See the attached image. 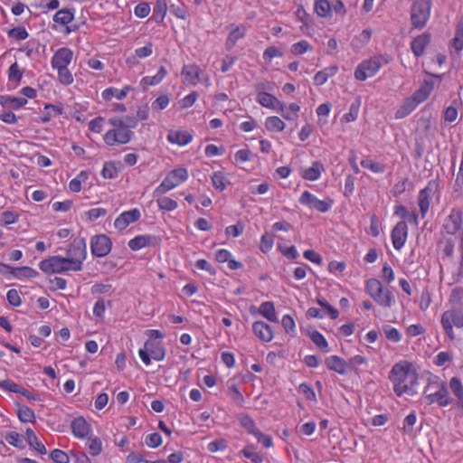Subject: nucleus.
Wrapping results in <instances>:
<instances>
[{"label":"nucleus","mask_w":463,"mask_h":463,"mask_svg":"<svg viewBox=\"0 0 463 463\" xmlns=\"http://www.w3.org/2000/svg\"><path fill=\"white\" fill-rule=\"evenodd\" d=\"M389 379L397 396L401 397L403 394L413 396L417 393L418 373L408 361L395 364L390 371Z\"/></svg>","instance_id":"obj_1"},{"label":"nucleus","mask_w":463,"mask_h":463,"mask_svg":"<svg viewBox=\"0 0 463 463\" xmlns=\"http://www.w3.org/2000/svg\"><path fill=\"white\" fill-rule=\"evenodd\" d=\"M423 395L428 404L437 403L440 407H446L451 402L446 383L437 375L428 377Z\"/></svg>","instance_id":"obj_2"},{"label":"nucleus","mask_w":463,"mask_h":463,"mask_svg":"<svg viewBox=\"0 0 463 463\" xmlns=\"http://www.w3.org/2000/svg\"><path fill=\"white\" fill-rule=\"evenodd\" d=\"M109 124L112 126L113 128L108 130L103 136V140L106 145L109 146L125 145L132 139L134 133L128 128V126H125V120L122 118H110Z\"/></svg>","instance_id":"obj_3"},{"label":"nucleus","mask_w":463,"mask_h":463,"mask_svg":"<svg viewBox=\"0 0 463 463\" xmlns=\"http://www.w3.org/2000/svg\"><path fill=\"white\" fill-rule=\"evenodd\" d=\"M390 57L385 54L374 55L369 59L361 61L354 70V79L359 81H364L368 78L373 77L380 69L388 64Z\"/></svg>","instance_id":"obj_4"},{"label":"nucleus","mask_w":463,"mask_h":463,"mask_svg":"<svg viewBox=\"0 0 463 463\" xmlns=\"http://www.w3.org/2000/svg\"><path fill=\"white\" fill-rule=\"evenodd\" d=\"M77 262L71 261L67 257L59 255L49 257L40 261L39 269L44 273H65L80 271Z\"/></svg>","instance_id":"obj_5"},{"label":"nucleus","mask_w":463,"mask_h":463,"mask_svg":"<svg viewBox=\"0 0 463 463\" xmlns=\"http://www.w3.org/2000/svg\"><path fill=\"white\" fill-rule=\"evenodd\" d=\"M365 290L383 307H391L395 302L392 292L384 288L377 279H369L365 283Z\"/></svg>","instance_id":"obj_6"},{"label":"nucleus","mask_w":463,"mask_h":463,"mask_svg":"<svg viewBox=\"0 0 463 463\" xmlns=\"http://www.w3.org/2000/svg\"><path fill=\"white\" fill-rule=\"evenodd\" d=\"M189 177L188 171L185 167H178L170 171L161 184L154 190V196H159L179 184L184 183Z\"/></svg>","instance_id":"obj_7"},{"label":"nucleus","mask_w":463,"mask_h":463,"mask_svg":"<svg viewBox=\"0 0 463 463\" xmlns=\"http://www.w3.org/2000/svg\"><path fill=\"white\" fill-rule=\"evenodd\" d=\"M441 326L450 340L456 338L453 327H463V309L458 307H452L446 310L441 316Z\"/></svg>","instance_id":"obj_8"},{"label":"nucleus","mask_w":463,"mask_h":463,"mask_svg":"<svg viewBox=\"0 0 463 463\" xmlns=\"http://www.w3.org/2000/svg\"><path fill=\"white\" fill-rule=\"evenodd\" d=\"M432 0H415L411 6V20L413 27L423 28L430 16Z\"/></svg>","instance_id":"obj_9"},{"label":"nucleus","mask_w":463,"mask_h":463,"mask_svg":"<svg viewBox=\"0 0 463 463\" xmlns=\"http://www.w3.org/2000/svg\"><path fill=\"white\" fill-rule=\"evenodd\" d=\"M138 355L146 365L151 364V360L163 361L165 357V348L161 342L146 340L144 347L138 350Z\"/></svg>","instance_id":"obj_10"},{"label":"nucleus","mask_w":463,"mask_h":463,"mask_svg":"<svg viewBox=\"0 0 463 463\" xmlns=\"http://www.w3.org/2000/svg\"><path fill=\"white\" fill-rule=\"evenodd\" d=\"M298 201L301 204L322 213H327L334 204V200L330 197L320 200L308 191H304Z\"/></svg>","instance_id":"obj_11"},{"label":"nucleus","mask_w":463,"mask_h":463,"mask_svg":"<svg viewBox=\"0 0 463 463\" xmlns=\"http://www.w3.org/2000/svg\"><path fill=\"white\" fill-rule=\"evenodd\" d=\"M67 258L71 261L77 262L79 270L83 268V262L87 258V246L84 239L77 238L72 241L67 250Z\"/></svg>","instance_id":"obj_12"},{"label":"nucleus","mask_w":463,"mask_h":463,"mask_svg":"<svg viewBox=\"0 0 463 463\" xmlns=\"http://www.w3.org/2000/svg\"><path fill=\"white\" fill-rule=\"evenodd\" d=\"M112 248V242L105 234L95 235L90 239V250L92 255L98 258L107 256Z\"/></svg>","instance_id":"obj_13"},{"label":"nucleus","mask_w":463,"mask_h":463,"mask_svg":"<svg viewBox=\"0 0 463 463\" xmlns=\"http://www.w3.org/2000/svg\"><path fill=\"white\" fill-rule=\"evenodd\" d=\"M438 184L435 181H430L427 185L420 190L417 197L421 218H425L429 211L430 199L436 192Z\"/></svg>","instance_id":"obj_14"},{"label":"nucleus","mask_w":463,"mask_h":463,"mask_svg":"<svg viewBox=\"0 0 463 463\" xmlns=\"http://www.w3.org/2000/svg\"><path fill=\"white\" fill-rule=\"evenodd\" d=\"M267 86L265 83L260 82L255 85V89L257 90L256 101L261 107L276 111L281 101L274 95L264 91L263 90H265Z\"/></svg>","instance_id":"obj_15"},{"label":"nucleus","mask_w":463,"mask_h":463,"mask_svg":"<svg viewBox=\"0 0 463 463\" xmlns=\"http://www.w3.org/2000/svg\"><path fill=\"white\" fill-rule=\"evenodd\" d=\"M409 229L405 221L398 222L391 231V240L393 248L400 250L407 241Z\"/></svg>","instance_id":"obj_16"},{"label":"nucleus","mask_w":463,"mask_h":463,"mask_svg":"<svg viewBox=\"0 0 463 463\" xmlns=\"http://www.w3.org/2000/svg\"><path fill=\"white\" fill-rule=\"evenodd\" d=\"M141 217V213L135 208L121 213L114 221V227L118 231L126 230L130 224L137 222Z\"/></svg>","instance_id":"obj_17"},{"label":"nucleus","mask_w":463,"mask_h":463,"mask_svg":"<svg viewBox=\"0 0 463 463\" xmlns=\"http://www.w3.org/2000/svg\"><path fill=\"white\" fill-rule=\"evenodd\" d=\"M73 59V52L67 47L58 49L51 59L52 69L68 67Z\"/></svg>","instance_id":"obj_18"},{"label":"nucleus","mask_w":463,"mask_h":463,"mask_svg":"<svg viewBox=\"0 0 463 463\" xmlns=\"http://www.w3.org/2000/svg\"><path fill=\"white\" fill-rule=\"evenodd\" d=\"M462 213L457 208H453L449 216L445 219L443 229L448 234L454 235L461 228Z\"/></svg>","instance_id":"obj_19"},{"label":"nucleus","mask_w":463,"mask_h":463,"mask_svg":"<svg viewBox=\"0 0 463 463\" xmlns=\"http://www.w3.org/2000/svg\"><path fill=\"white\" fill-rule=\"evenodd\" d=\"M201 69L197 64H185L181 71L182 81L186 86H195L200 80Z\"/></svg>","instance_id":"obj_20"},{"label":"nucleus","mask_w":463,"mask_h":463,"mask_svg":"<svg viewBox=\"0 0 463 463\" xmlns=\"http://www.w3.org/2000/svg\"><path fill=\"white\" fill-rule=\"evenodd\" d=\"M73 435L78 439H86L92 432L91 425L83 418H75L71 424Z\"/></svg>","instance_id":"obj_21"},{"label":"nucleus","mask_w":463,"mask_h":463,"mask_svg":"<svg viewBox=\"0 0 463 463\" xmlns=\"http://www.w3.org/2000/svg\"><path fill=\"white\" fill-rule=\"evenodd\" d=\"M157 242V237L150 234H141L131 239L128 245L132 250L137 251L146 247L155 246Z\"/></svg>","instance_id":"obj_22"},{"label":"nucleus","mask_w":463,"mask_h":463,"mask_svg":"<svg viewBox=\"0 0 463 463\" xmlns=\"http://www.w3.org/2000/svg\"><path fill=\"white\" fill-rule=\"evenodd\" d=\"M252 331L254 335L264 343L270 342L274 337L271 326L261 320L255 321L252 324Z\"/></svg>","instance_id":"obj_23"},{"label":"nucleus","mask_w":463,"mask_h":463,"mask_svg":"<svg viewBox=\"0 0 463 463\" xmlns=\"http://www.w3.org/2000/svg\"><path fill=\"white\" fill-rule=\"evenodd\" d=\"M276 111L279 112L285 120L296 121L299 116L300 106L296 102H291L288 104L280 102Z\"/></svg>","instance_id":"obj_24"},{"label":"nucleus","mask_w":463,"mask_h":463,"mask_svg":"<svg viewBox=\"0 0 463 463\" xmlns=\"http://www.w3.org/2000/svg\"><path fill=\"white\" fill-rule=\"evenodd\" d=\"M255 309V307H251L250 308V313H258L270 322L277 323L279 321L276 314L275 305L272 301H264L260 305L257 311Z\"/></svg>","instance_id":"obj_25"},{"label":"nucleus","mask_w":463,"mask_h":463,"mask_svg":"<svg viewBox=\"0 0 463 463\" xmlns=\"http://www.w3.org/2000/svg\"><path fill=\"white\" fill-rule=\"evenodd\" d=\"M167 140L171 144L184 146L192 142L193 135L187 130H170L167 134Z\"/></svg>","instance_id":"obj_26"},{"label":"nucleus","mask_w":463,"mask_h":463,"mask_svg":"<svg viewBox=\"0 0 463 463\" xmlns=\"http://www.w3.org/2000/svg\"><path fill=\"white\" fill-rule=\"evenodd\" d=\"M430 43V34L428 33H421L420 35H418L417 37L413 38V40L411 43V49L413 54L416 57L421 56L426 47Z\"/></svg>","instance_id":"obj_27"},{"label":"nucleus","mask_w":463,"mask_h":463,"mask_svg":"<svg viewBox=\"0 0 463 463\" xmlns=\"http://www.w3.org/2000/svg\"><path fill=\"white\" fill-rule=\"evenodd\" d=\"M131 90H132V88L129 85H127L120 90L114 88V87H109V88L105 89L101 92V97H102L103 100H105V101H109L113 98H115L118 100H122L127 97L128 92Z\"/></svg>","instance_id":"obj_28"},{"label":"nucleus","mask_w":463,"mask_h":463,"mask_svg":"<svg viewBox=\"0 0 463 463\" xmlns=\"http://www.w3.org/2000/svg\"><path fill=\"white\" fill-rule=\"evenodd\" d=\"M433 89L434 83L430 80H425L420 88L416 90L411 97L418 105H420L430 97Z\"/></svg>","instance_id":"obj_29"},{"label":"nucleus","mask_w":463,"mask_h":463,"mask_svg":"<svg viewBox=\"0 0 463 463\" xmlns=\"http://www.w3.org/2000/svg\"><path fill=\"white\" fill-rule=\"evenodd\" d=\"M326 365L329 370H332L341 375L347 373L348 364L344 359L338 355H331L326 359Z\"/></svg>","instance_id":"obj_30"},{"label":"nucleus","mask_w":463,"mask_h":463,"mask_svg":"<svg viewBox=\"0 0 463 463\" xmlns=\"http://www.w3.org/2000/svg\"><path fill=\"white\" fill-rule=\"evenodd\" d=\"M324 171L323 164L320 161H314L309 167L302 170L301 176L307 181H317Z\"/></svg>","instance_id":"obj_31"},{"label":"nucleus","mask_w":463,"mask_h":463,"mask_svg":"<svg viewBox=\"0 0 463 463\" xmlns=\"http://www.w3.org/2000/svg\"><path fill=\"white\" fill-rule=\"evenodd\" d=\"M28 103L25 98L5 95L0 97V104L10 109L17 110Z\"/></svg>","instance_id":"obj_32"},{"label":"nucleus","mask_w":463,"mask_h":463,"mask_svg":"<svg viewBox=\"0 0 463 463\" xmlns=\"http://www.w3.org/2000/svg\"><path fill=\"white\" fill-rule=\"evenodd\" d=\"M338 71V66L332 65L317 71L314 76V82L317 86L324 85L329 78L334 77Z\"/></svg>","instance_id":"obj_33"},{"label":"nucleus","mask_w":463,"mask_h":463,"mask_svg":"<svg viewBox=\"0 0 463 463\" xmlns=\"http://www.w3.org/2000/svg\"><path fill=\"white\" fill-rule=\"evenodd\" d=\"M247 33V26L244 24H241L236 26L232 31L230 32L225 46L227 50H232L238 40L243 38Z\"/></svg>","instance_id":"obj_34"},{"label":"nucleus","mask_w":463,"mask_h":463,"mask_svg":"<svg viewBox=\"0 0 463 463\" xmlns=\"http://www.w3.org/2000/svg\"><path fill=\"white\" fill-rule=\"evenodd\" d=\"M38 271L30 267H11L10 276L12 278L23 280L25 279H33L38 276Z\"/></svg>","instance_id":"obj_35"},{"label":"nucleus","mask_w":463,"mask_h":463,"mask_svg":"<svg viewBox=\"0 0 463 463\" xmlns=\"http://www.w3.org/2000/svg\"><path fill=\"white\" fill-rule=\"evenodd\" d=\"M167 71L165 67H160L158 71L154 76L143 77L140 80V86L146 90L149 86L158 85L165 78Z\"/></svg>","instance_id":"obj_36"},{"label":"nucleus","mask_w":463,"mask_h":463,"mask_svg":"<svg viewBox=\"0 0 463 463\" xmlns=\"http://www.w3.org/2000/svg\"><path fill=\"white\" fill-rule=\"evenodd\" d=\"M419 105L414 101V99L410 96L404 99L402 104L397 109L395 112V118L401 119L404 118L408 115H410Z\"/></svg>","instance_id":"obj_37"},{"label":"nucleus","mask_w":463,"mask_h":463,"mask_svg":"<svg viewBox=\"0 0 463 463\" xmlns=\"http://www.w3.org/2000/svg\"><path fill=\"white\" fill-rule=\"evenodd\" d=\"M75 10L73 8L68 9H61L53 15V22L61 24L67 25L71 23L74 19Z\"/></svg>","instance_id":"obj_38"},{"label":"nucleus","mask_w":463,"mask_h":463,"mask_svg":"<svg viewBox=\"0 0 463 463\" xmlns=\"http://www.w3.org/2000/svg\"><path fill=\"white\" fill-rule=\"evenodd\" d=\"M16 415L22 422H34L35 414L34 411L26 405L16 403Z\"/></svg>","instance_id":"obj_39"},{"label":"nucleus","mask_w":463,"mask_h":463,"mask_svg":"<svg viewBox=\"0 0 463 463\" xmlns=\"http://www.w3.org/2000/svg\"><path fill=\"white\" fill-rule=\"evenodd\" d=\"M240 453L252 463H262L263 461V456L256 450L254 444H247Z\"/></svg>","instance_id":"obj_40"},{"label":"nucleus","mask_w":463,"mask_h":463,"mask_svg":"<svg viewBox=\"0 0 463 463\" xmlns=\"http://www.w3.org/2000/svg\"><path fill=\"white\" fill-rule=\"evenodd\" d=\"M25 434L28 444L32 448H33L41 455H45L47 453L45 446L39 440L32 429H27Z\"/></svg>","instance_id":"obj_41"},{"label":"nucleus","mask_w":463,"mask_h":463,"mask_svg":"<svg viewBox=\"0 0 463 463\" xmlns=\"http://www.w3.org/2000/svg\"><path fill=\"white\" fill-rule=\"evenodd\" d=\"M265 128L270 132H282L285 128V122L277 116H269L265 119Z\"/></svg>","instance_id":"obj_42"},{"label":"nucleus","mask_w":463,"mask_h":463,"mask_svg":"<svg viewBox=\"0 0 463 463\" xmlns=\"http://www.w3.org/2000/svg\"><path fill=\"white\" fill-rule=\"evenodd\" d=\"M167 13V0H156L153 8V17L157 24L164 21Z\"/></svg>","instance_id":"obj_43"},{"label":"nucleus","mask_w":463,"mask_h":463,"mask_svg":"<svg viewBox=\"0 0 463 463\" xmlns=\"http://www.w3.org/2000/svg\"><path fill=\"white\" fill-rule=\"evenodd\" d=\"M314 11L319 17H328L332 12V5L328 0H316L314 3Z\"/></svg>","instance_id":"obj_44"},{"label":"nucleus","mask_w":463,"mask_h":463,"mask_svg":"<svg viewBox=\"0 0 463 463\" xmlns=\"http://www.w3.org/2000/svg\"><path fill=\"white\" fill-rule=\"evenodd\" d=\"M450 45L458 53L463 50V22H459L456 25L455 34Z\"/></svg>","instance_id":"obj_45"},{"label":"nucleus","mask_w":463,"mask_h":463,"mask_svg":"<svg viewBox=\"0 0 463 463\" xmlns=\"http://www.w3.org/2000/svg\"><path fill=\"white\" fill-rule=\"evenodd\" d=\"M89 178L87 171H80L73 179L69 183V188L73 193H79L82 188V184Z\"/></svg>","instance_id":"obj_46"},{"label":"nucleus","mask_w":463,"mask_h":463,"mask_svg":"<svg viewBox=\"0 0 463 463\" xmlns=\"http://www.w3.org/2000/svg\"><path fill=\"white\" fill-rule=\"evenodd\" d=\"M228 395L236 406L240 408L244 407L245 399L236 384H232L228 387Z\"/></svg>","instance_id":"obj_47"},{"label":"nucleus","mask_w":463,"mask_h":463,"mask_svg":"<svg viewBox=\"0 0 463 463\" xmlns=\"http://www.w3.org/2000/svg\"><path fill=\"white\" fill-rule=\"evenodd\" d=\"M239 421L241 426L251 435H255V433L260 430L257 427L254 420L247 414H241L239 416Z\"/></svg>","instance_id":"obj_48"},{"label":"nucleus","mask_w":463,"mask_h":463,"mask_svg":"<svg viewBox=\"0 0 463 463\" xmlns=\"http://www.w3.org/2000/svg\"><path fill=\"white\" fill-rule=\"evenodd\" d=\"M57 71L58 80L61 84L69 86L73 83L74 78L68 67L54 69Z\"/></svg>","instance_id":"obj_49"},{"label":"nucleus","mask_w":463,"mask_h":463,"mask_svg":"<svg viewBox=\"0 0 463 463\" xmlns=\"http://www.w3.org/2000/svg\"><path fill=\"white\" fill-rule=\"evenodd\" d=\"M312 50V45L306 40H301L298 43H295L290 47L291 53L297 56L303 55L304 53Z\"/></svg>","instance_id":"obj_50"},{"label":"nucleus","mask_w":463,"mask_h":463,"mask_svg":"<svg viewBox=\"0 0 463 463\" xmlns=\"http://www.w3.org/2000/svg\"><path fill=\"white\" fill-rule=\"evenodd\" d=\"M87 448L91 456H98L102 452V441L99 437H89Z\"/></svg>","instance_id":"obj_51"},{"label":"nucleus","mask_w":463,"mask_h":463,"mask_svg":"<svg viewBox=\"0 0 463 463\" xmlns=\"http://www.w3.org/2000/svg\"><path fill=\"white\" fill-rule=\"evenodd\" d=\"M361 165L364 168L370 170L374 174H381L385 171V165L383 163L374 162L370 158H364L361 161Z\"/></svg>","instance_id":"obj_52"},{"label":"nucleus","mask_w":463,"mask_h":463,"mask_svg":"<svg viewBox=\"0 0 463 463\" xmlns=\"http://www.w3.org/2000/svg\"><path fill=\"white\" fill-rule=\"evenodd\" d=\"M211 179L213 187L220 192L224 191L226 189L227 184H229L224 176V174L220 171L213 173Z\"/></svg>","instance_id":"obj_53"},{"label":"nucleus","mask_w":463,"mask_h":463,"mask_svg":"<svg viewBox=\"0 0 463 463\" xmlns=\"http://www.w3.org/2000/svg\"><path fill=\"white\" fill-rule=\"evenodd\" d=\"M156 203L160 210L166 211V212L175 211L178 206V203L176 201H175L174 199H172L170 197H166V196L158 198L156 200Z\"/></svg>","instance_id":"obj_54"},{"label":"nucleus","mask_w":463,"mask_h":463,"mask_svg":"<svg viewBox=\"0 0 463 463\" xmlns=\"http://www.w3.org/2000/svg\"><path fill=\"white\" fill-rule=\"evenodd\" d=\"M463 299V288L456 287L454 288L449 295V303L453 306V307L461 308Z\"/></svg>","instance_id":"obj_55"},{"label":"nucleus","mask_w":463,"mask_h":463,"mask_svg":"<svg viewBox=\"0 0 463 463\" xmlns=\"http://www.w3.org/2000/svg\"><path fill=\"white\" fill-rule=\"evenodd\" d=\"M118 171L114 162H105L101 170V175L105 179H114L118 176Z\"/></svg>","instance_id":"obj_56"},{"label":"nucleus","mask_w":463,"mask_h":463,"mask_svg":"<svg viewBox=\"0 0 463 463\" xmlns=\"http://www.w3.org/2000/svg\"><path fill=\"white\" fill-rule=\"evenodd\" d=\"M383 331L385 337L392 343H399L402 340V334L395 327L386 325L383 326Z\"/></svg>","instance_id":"obj_57"},{"label":"nucleus","mask_w":463,"mask_h":463,"mask_svg":"<svg viewBox=\"0 0 463 463\" xmlns=\"http://www.w3.org/2000/svg\"><path fill=\"white\" fill-rule=\"evenodd\" d=\"M312 342L321 350L327 352L328 344L325 336L318 331L315 330L309 334Z\"/></svg>","instance_id":"obj_58"},{"label":"nucleus","mask_w":463,"mask_h":463,"mask_svg":"<svg viewBox=\"0 0 463 463\" xmlns=\"http://www.w3.org/2000/svg\"><path fill=\"white\" fill-rule=\"evenodd\" d=\"M7 35L10 39L15 41H23L28 38L29 33L25 27L18 26L14 27L7 32Z\"/></svg>","instance_id":"obj_59"},{"label":"nucleus","mask_w":463,"mask_h":463,"mask_svg":"<svg viewBox=\"0 0 463 463\" xmlns=\"http://www.w3.org/2000/svg\"><path fill=\"white\" fill-rule=\"evenodd\" d=\"M23 74L24 71L20 69L17 62L13 63L8 69V80L11 82L19 83Z\"/></svg>","instance_id":"obj_60"},{"label":"nucleus","mask_w":463,"mask_h":463,"mask_svg":"<svg viewBox=\"0 0 463 463\" xmlns=\"http://www.w3.org/2000/svg\"><path fill=\"white\" fill-rule=\"evenodd\" d=\"M281 325L285 332L290 335H296V324L294 318L290 315H284L281 318Z\"/></svg>","instance_id":"obj_61"},{"label":"nucleus","mask_w":463,"mask_h":463,"mask_svg":"<svg viewBox=\"0 0 463 463\" xmlns=\"http://www.w3.org/2000/svg\"><path fill=\"white\" fill-rule=\"evenodd\" d=\"M284 52L281 48L276 46H269L263 52V60L266 62H270L273 58L282 57Z\"/></svg>","instance_id":"obj_62"},{"label":"nucleus","mask_w":463,"mask_h":463,"mask_svg":"<svg viewBox=\"0 0 463 463\" xmlns=\"http://www.w3.org/2000/svg\"><path fill=\"white\" fill-rule=\"evenodd\" d=\"M348 371L353 370L357 372L362 365L367 364V360L364 356L356 354L351 357L348 362Z\"/></svg>","instance_id":"obj_63"},{"label":"nucleus","mask_w":463,"mask_h":463,"mask_svg":"<svg viewBox=\"0 0 463 463\" xmlns=\"http://www.w3.org/2000/svg\"><path fill=\"white\" fill-rule=\"evenodd\" d=\"M50 457L55 463H69L70 462V458H69L68 454L61 449H58L52 450Z\"/></svg>","instance_id":"obj_64"}]
</instances>
